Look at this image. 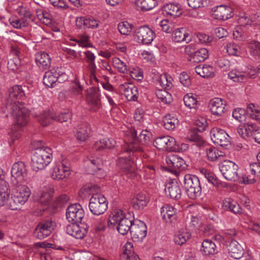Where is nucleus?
<instances>
[{
    "instance_id": "1",
    "label": "nucleus",
    "mask_w": 260,
    "mask_h": 260,
    "mask_svg": "<svg viewBox=\"0 0 260 260\" xmlns=\"http://www.w3.org/2000/svg\"><path fill=\"white\" fill-rule=\"evenodd\" d=\"M7 108L11 110L14 118L18 124L27 123L28 111L22 102H20L25 96L22 88L19 85H15L9 89Z\"/></svg>"
},
{
    "instance_id": "2",
    "label": "nucleus",
    "mask_w": 260,
    "mask_h": 260,
    "mask_svg": "<svg viewBox=\"0 0 260 260\" xmlns=\"http://www.w3.org/2000/svg\"><path fill=\"white\" fill-rule=\"evenodd\" d=\"M125 144L128 150L134 152H142V145H147L151 142V133L147 130H142L137 137V131L131 126L125 131Z\"/></svg>"
},
{
    "instance_id": "3",
    "label": "nucleus",
    "mask_w": 260,
    "mask_h": 260,
    "mask_svg": "<svg viewBox=\"0 0 260 260\" xmlns=\"http://www.w3.org/2000/svg\"><path fill=\"white\" fill-rule=\"evenodd\" d=\"M134 222L133 217L129 214L125 215L123 210L118 209L110 214L108 226L110 229H116L120 234L124 235L131 231Z\"/></svg>"
},
{
    "instance_id": "4",
    "label": "nucleus",
    "mask_w": 260,
    "mask_h": 260,
    "mask_svg": "<svg viewBox=\"0 0 260 260\" xmlns=\"http://www.w3.org/2000/svg\"><path fill=\"white\" fill-rule=\"evenodd\" d=\"M13 185L15 186L14 191L8 200V207L12 210H16L19 209L28 200L31 191L26 185L22 183Z\"/></svg>"
},
{
    "instance_id": "5",
    "label": "nucleus",
    "mask_w": 260,
    "mask_h": 260,
    "mask_svg": "<svg viewBox=\"0 0 260 260\" xmlns=\"http://www.w3.org/2000/svg\"><path fill=\"white\" fill-rule=\"evenodd\" d=\"M52 150L48 147L36 149L31 157V167L35 171L43 170L52 160Z\"/></svg>"
},
{
    "instance_id": "6",
    "label": "nucleus",
    "mask_w": 260,
    "mask_h": 260,
    "mask_svg": "<svg viewBox=\"0 0 260 260\" xmlns=\"http://www.w3.org/2000/svg\"><path fill=\"white\" fill-rule=\"evenodd\" d=\"M123 149L124 152H122L119 154L117 160V165L120 169L130 178H134L136 175L134 161L132 159L129 152H133L128 150L127 145L123 146Z\"/></svg>"
},
{
    "instance_id": "7",
    "label": "nucleus",
    "mask_w": 260,
    "mask_h": 260,
    "mask_svg": "<svg viewBox=\"0 0 260 260\" xmlns=\"http://www.w3.org/2000/svg\"><path fill=\"white\" fill-rule=\"evenodd\" d=\"M184 185L186 193L191 199L200 196L202 188L199 178L195 175L186 174L184 177Z\"/></svg>"
},
{
    "instance_id": "8",
    "label": "nucleus",
    "mask_w": 260,
    "mask_h": 260,
    "mask_svg": "<svg viewBox=\"0 0 260 260\" xmlns=\"http://www.w3.org/2000/svg\"><path fill=\"white\" fill-rule=\"evenodd\" d=\"M71 174V162L66 158L56 162L51 170V176L55 180H60L68 178Z\"/></svg>"
},
{
    "instance_id": "9",
    "label": "nucleus",
    "mask_w": 260,
    "mask_h": 260,
    "mask_svg": "<svg viewBox=\"0 0 260 260\" xmlns=\"http://www.w3.org/2000/svg\"><path fill=\"white\" fill-rule=\"evenodd\" d=\"M17 12L20 18H11L9 20L10 24L14 28L21 29L27 26L30 22L34 21V16L26 8L19 7L17 8Z\"/></svg>"
},
{
    "instance_id": "10",
    "label": "nucleus",
    "mask_w": 260,
    "mask_h": 260,
    "mask_svg": "<svg viewBox=\"0 0 260 260\" xmlns=\"http://www.w3.org/2000/svg\"><path fill=\"white\" fill-rule=\"evenodd\" d=\"M71 116L72 114L69 110L61 113L58 116H56L50 111H48L41 114L38 117V121L41 125L45 126L49 125L54 120L58 121L60 122L68 121L70 119Z\"/></svg>"
},
{
    "instance_id": "11",
    "label": "nucleus",
    "mask_w": 260,
    "mask_h": 260,
    "mask_svg": "<svg viewBox=\"0 0 260 260\" xmlns=\"http://www.w3.org/2000/svg\"><path fill=\"white\" fill-rule=\"evenodd\" d=\"M89 208L93 214L100 215L107 210L108 202L103 195L95 193L90 199Z\"/></svg>"
},
{
    "instance_id": "12",
    "label": "nucleus",
    "mask_w": 260,
    "mask_h": 260,
    "mask_svg": "<svg viewBox=\"0 0 260 260\" xmlns=\"http://www.w3.org/2000/svg\"><path fill=\"white\" fill-rule=\"evenodd\" d=\"M27 175V169L26 165L23 161L15 162L11 168V182L12 185H18L23 183Z\"/></svg>"
},
{
    "instance_id": "13",
    "label": "nucleus",
    "mask_w": 260,
    "mask_h": 260,
    "mask_svg": "<svg viewBox=\"0 0 260 260\" xmlns=\"http://www.w3.org/2000/svg\"><path fill=\"white\" fill-rule=\"evenodd\" d=\"M238 166L231 160H224L219 165V170L224 178L231 181L239 180Z\"/></svg>"
},
{
    "instance_id": "14",
    "label": "nucleus",
    "mask_w": 260,
    "mask_h": 260,
    "mask_svg": "<svg viewBox=\"0 0 260 260\" xmlns=\"http://www.w3.org/2000/svg\"><path fill=\"white\" fill-rule=\"evenodd\" d=\"M85 100L90 111L95 112L101 108V93L99 87L92 86L85 91Z\"/></svg>"
},
{
    "instance_id": "15",
    "label": "nucleus",
    "mask_w": 260,
    "mask_h": 260,
    "mask_svg": "<svg viewBox=\"0 0 260 260\" xmlns=\"http://www.w3.org/2000/svg\"><path fill=\"white\" fill-rule=\"evenodd\" d=\"M55 227V223L51 219L42 220L36 228L34 234L39 239H43L49 236Z\"/></svg>"
},
{
    "instance_id": "16",
    "label": "nucleus",
    "mask_w": 260,
    "mask_h": 260,
    "mask_svg": "<svg viewBox=\"0 0 260 260\" xmlns=\"http://www.w3.org/2000/svg\"><path fill=\"white\" fill-rule=\"evenodd\" d=\"M84 216V211L79 204L71 205L67 209L66 217L69 222H81Z\"/></svg>"
},
{
    "instance_id": "17",
    "label": "nucleus",
    "mask_w": 260,
    "mask_h": 260,
    "mask_svg": "<svg viewBox=\"0 0 260 260\" xmlns=\"http://www.w3.org/2000/svg\"><path fill=\"white\" fill-rule=\"evenodd\" d=\"M135 38L143 44H149L155 37L154 32L149 27L141 26L135 30Z\"/></svg>"
},
{
    "instance_id": "18",
    "label": "nucleus",
    "mask_w": 260,
    "mask_h": 260,
    "mask_svg": "<svg viewBox=\"0 0 260 260\" xmlns=\"http://www.w3.org/2000/svg\"><path fill=\"white\" fill-rule=\"evenodd\" d=\"M130 232L134 241L137 242L141 241L147 235L146 225L142 221L134 220Z\"/></svg>"
},
{
    "instance_id": "19",
    "label": "nucleus",
    "mask_w": 260,
    "mask_h": 260,
    "mask_svg": "<svg viewBox=\"0 0 260 260\" xmlns=\"http://www.w3.org/2000/svg\"><path fill=\"white\" fill-rule=\"evenodd\" d=\"M61 76H66V75L60 71V68H53L45 72L43 76V83L48 87H53L57 81L61 82L59 79Z\"/></svg>"
},
{
    "instance_id": "20",
    "label": "nucleus",
    "mask_w": 260,
    "mask_h": 260,
    "mask_svg": "<svg viewBox=\"0 0 260 260\" xmlns=\"http://www.w3.org/2000/svg\"><path fill=\"white\" fill-rule=\"evenodd\" d=\"M213 142L221 146H227L230 144V137L226 132L219 128H213L211 131Z\"/></svg>"
},
{
    "instance_id": "21",
    "label": "nucleus",
    "mask_w": 260,
    "mask_h": 260,
    "mask_svg": "<svg viewBox=\"0 0 260 260\" xmlns=\"http://www.w3.org/2000/svg\"><path fill=\"white\" fill-rule=\"evenodd\" d=\"M154 145L159 150H171L176 145V141L174 138L168 136L158 137L155 140Z\"/></svg>"
},
{
    "instance_id": "22",
    "label": "nucleus",
    "mask_w": 260,
    "mask_h": 260,
    "mask_svg": "<svg viewBox=\"0 0 260 260\" xmlns=\"http://www.w3.org/2000/svg\"><path fill=\"white\" fill-rule=\"evenodd\" d=\"M166 161L168 167L174 171L183 170L186 167L185 161L177 154H171L168 155L166 158Z\"/></svg>"
},
{
    "instance_id": "23",
    "label": "nucleus",
    "mask_w": 260,
    "mask_h": 260,
    "mask_svg": "<svg viewBox=\"0 0 260 260\" xmlns=\"http://www.w3.org/2000/svg\"><path fill=\"white\" fill-rule=\"evenodd\" d=\"M120 92L124 95L128 101H135L138 99L137 88L133 84L124 83L120 86Z\"/></svg>"
},
{
    "instance_id": "24",
    "label": "nucleus",
    "mask_w": 260,
    "mask_h": 260,
    "mask_svg": "<svg viewBox=\"0 0 260 260\" xmlns=\"http://www.w3.org/2000/svg\"><path fill=\"white\" fill-rule=\"evenodd\" d=\"M251 73L247 71L233 70L228 74L229 77L236 82H244L255 75L254 71H251Z\"/></svg>"
},
{
    "instance_id": "25",
    "label": "nucleus",
    "mask_w": 260,
    "mask_h": 260,
    "mask_svg": "<svg viewBox=\"0 0 260 260\" xmlns=\"http://www.w3.org/2000/svg\"><path fill=\"white\" fill-rule=\"evenodd\" d=\"M213 16L215 19L226 20L232 17V9L226 6H217L213 12Z\"/></svg>"
},
{
    "instance_id": "26",
    "label": "nucleus",
    "mask_w": 260,
    "mask_h": 260,
    "mask_svg": "<svg viewBox=\"0 0 260 260\" xmlns=\"http://www.w3.org/2000/svg\"><path fill=\"white\" fill-rule=\"evenodd\" d=\"M86 162L88 166L87 171L88 173L96 174L100 177H103L105 176V172L101 168V162L100 159L90 158L87 160Z\"/></svg>"
},
{
    "instance_id": "27",
    "label": "nucleus",
    "mask_w": 260,
    "mask_h": 260,
    "mask_svg": "<svg viewBox=\"0 0 260 260\" xmlns=\"http://www.w3.org/2000/svg\"><path fill=\"white\" fill-rule=\"evenodd\" d=\"M210 110L213 115L221 116L225 112V103L218 98H215L210 101Z\"/></svg>"
},
{
    "instance_id": "28",
    "label": "nucleus",
    "mask_w": 260,
    "mask_h": 260,
    "mask_svg": "<svg viewBox=\"0 0 260 260\" xmlns=\"http://www.w3.org/2000/svg\"><path fill=\"white\" fill-rule=\"evenodd\" d=\"M222 207L223 210L230 211L235 214L242 213V209L238 203L231 198H226L223 200Z\"/></svg>"
},
{
    "instance_id": "29",
    "label": "nucleus",
    "mask_w": 260,
    "mask_h": 260,
    "mask_svg": "<svg viewBox=\"0 0 260 260\" xmlns=\"http://www.w3.org/2000/svg\"><path fill=\"white\" fill-rule=\"evenodd\" d=\"M36 63L41 70H46L51 66V58L49 54L44 52H39L36 55Z\"/></svg>"
},
{
    "instance_id": "30",
    "label": "nucleus",
    "mask_w": 260,
    "mask_h": 260,
    "mask_svg": "<svg viewBox=\"0 0 260 260\" xmlns=\"http://www.w3.org/2000/svg\"><path fill=\"white\" fill-rule=\"evenodd\" d=\"M123 249V252L120 255V260H140L139 256L135 253L132 243L126 242Z\"/></svg>"
},
{
    "instance_id": "31",
    "label": "nucleus",
    "mask_w": 260,
    "mask_h": 260,
    "mask_svg": "<svg viewBox=\"0 0 260 260\" xmlns=\"http://www.w3.org/2000/svg\"><path fill=\"white\" fill-rule=\"evenodd\" d=\"M228 250L230 256L235 259L240 258L243 254V248L236 240L231 241L229 245Z\"/></svg>"
},
{
    "instance_id": "32",
    "label": "nucleus",
    "mask_w": 260,
    "mask_h": 260,
    "mask_svg": "<svg viewBox=\"0 0 260 260\" xmlns=\"http://www.w3.org/2000/svg\"><path fill=\"white\" fill-rule=\"evenodd\" d=\"M176 210L170 205H165L161 209V215L166 222H173L176 218Z\"/></svg>"
},
{
    "instance_id": "33",
    "label": "nucleus",
    "mask_w": 260,
    "mask_h": 260,
    "mask_svg": "<svg viewBox=\"0 0 260 260\" xmlns=\"http://www.w3.org/2000/svg\"><path fill=\"white\" fill-rule=\"evenodd\" d=\"M195 72L200 76L205 78H212L215 76L214 69L209 65L200 64L197 66Z\"/></svg>"
},
{
    "instance_id": "34",
    "label": "nucleus",
    "mask_w": 260,
    "mask_h": 260,
    "mask_svg": "<svg viewBox=\"0 0 260 260\" xmlns=\"http://www.w3.org/2000/svg\"><path fill=\"white\" fill-rule=\"evenodd\" d=\"M173 39L175 42H185L188 43L191 41V37L184 28H179L174 31Z\"/></svg>"
},
{
    "instance_id": "35",
    "label": "nucleus",
    "mask_w": 260,
    "mask_h": 260,
    "mask_svg": "<svg viewBox=\"0 0 260 260\" xmlns=\"http://www.w3.org/2000/svg\"><path fill=\"white\" fill-rule=\"evenodd\" d=\"M53 193V189L50 185L44 186L40 190L39 200L41 204L47 205L51 201Z\"/></svg>"
},
{
    "instance_id": "36",
    "label": "nucleus",
    "mask_w": 260,
    "mask_h": 260,
    "mask_svg": "<svg viewBox=\"0 0 260 260\" xmlns=\"http://www.w3.org/2000/svg\"><path fill=\"white\" fill-rule=\"evenodd\" d=\"M9 194L10 189L8 182L2 181L0 183V206H3L6 204L8 206Z\"/></svg>"
},
{
    "instance_id": "37",
    "label": "nucleus",
    "mask_w": 260,
    "mask_h": 260,
    "mask_svg": "<svg viewBox=\"0 0 260 260\" xmlns=\"http://www.w3.org/2000/svg\"><path fill=\"white\" fill-rule=\"evenodd\" d=\"M167 196L172 199H178L181 197V189L177 183H169L165 189Z\"/></svg>"
},
{
    "instance_id": "38",
    "label": "nucleus",
    "mask_w": 260,
    "mask_h": 260,
    "mask_svg": "<svg viewBox=\"0 0 260 260\" xmlns=\"http://www.w3.org/2000/svg\"><path fill=\"white\" fill-rule=\"evenodd\" d=\"M164 126L168 130H173L179 125V120L175 116L169 114L163 118Z\"/></svg>"
},
{
    "instance_id": "39",
    "label": "nucleus",
    "mask_w": 260,
    "mask_h": 260,
    "mask_svg": "<svg viewBox=\"0 0 260 260\" xmlns=\"http://www.w3.org/2000/svg\"><path fill=\"white\" fill-rule=\"evenodd\" d=\"M14 119L16 125H14V127L12 128L11 131L9 133V143L10 145L15 144L16 141L18 140L21 136V129L19 127H18V126H24V125L18 124L16 121L15 119ZM25 125V124H24V125Z\"/></svg>"
},
{
    "instance_id": "40",
    "label": "nucleus",
    "mask_w": 260,
    "mask_h": 260,
    "mask_svg": "<svg viewBox=\"0 0 260 260\" xmlns=\"http://www.w3.org/2000/svg\"><path fill=\"white\" fill-rule=\"evenodd\" d=\"M190 237V234L186 229H182L175 235L174 241L179 245L184 244Z\"/></svg>"
},
{
    "instance_id": "41",
    "label": "nucleus",
    "mask_w": 260,
    "mask_h": 260,
    "mask_svg": "<svg viewBox=\"0 0 260 260\" xmlns=\"http://www.w3.org/2000/svg\"><path fill=\"white\" fill-rule=\"evenodd\" d=\"M148 202V200L145 195L140 193L133 199L132 204L135 209L141 210L147 205Z\"/></svg>"
},
{
    "instance_id": "42",
    "label": "nucleus",
    "mask_w": 260,
    "mask_h": 260,
    "mask_svg": "<svg viewBox=\"0 0 260 260\" xmlns=\"http://www.w3.org/2000/svg\"><path fill=\"white\" fill-rule=\"evenodd\" d=\"M257 129L255 124L251 122H248L244 124L242 127L239 129L238 132L241 134L242 137L244 138L246 136L254 134Z\"/></svg>"
},
{
    "instance_id": "43",
    "label": "nucleus",
    "mask_w": 260,
    "mask_h": 260,
    "mask_svg": "<svg viewBox=\"0 0 260 260\" xmlns=\"http://www.w3.org/2000/svg\"><path fill=\"white\" fill-rule=\"evenodd\" d=\"M201 251L204 255L214 254L216 252V245L210 240H205L202 245Z\"/></svg>"
},
{
    "instance_id": "44",
    "label": "nucleus",
    "mask_w": 260,
    "mask_h": 260,
    "mask_svg": "<svg viewBox=\"0 0 260 260\" xmlns=\"http://www.w3.org/2000/svg\"><path fill=\"white\" fill-rule=\"evenodd\" d=\"M136 5L142 11H149L153 9L157 5L156 0H136Z\"/></svg>"
},
{
    "instance_id": "45",
    "label": "nucleus",
    "mask_w": 260,
    "mask_h": 260,
    "mask_svg": "<svg viewBox=\"0 0 260 260\" xmlns=\"http://www.w3.org/2000/svg\"><path fill=\"white\" fill-rule=\"evenodd\" d=\"M100 187L96 184H88L84 186L79 191V194L82 198L86 197L88 194L98 192Z\"/></svg>"
},
{
    "instance_id": "46",
    "label": "nucleus",
    "mask_w": 260,
    "mask_h": 260,
    "mask_svg": "<svg viewBox=\"0 0 260 260\" xmlns=\"http://www.w3.org/2000/svg\"><path fill=\"white\" fill-rule=\"evenodd\" d=\"M83 53L84 55V61L87 63V69L97 68L95 62L96 56L91 51L88 50L84 51Z\"/></svg>"
},
{
    "instance_id": "47",
    "label": "nucleus",
    "mask_w": 260,
    "mask_h": 260,
    "mask_svg": "<svg viewBox=\"0 0 260 260\" xmlns=\"http://www.w3.org/2000/svg\"><path fill=\"white\" fill-rule=\"evenodd\" d=\"M164 9L168 15L174 17L179 16L182 13L180 7L178 4L172 3L167 4L164 7Z\"/></svg>"
},
{
    "instance_id": "48",
    "label": "nucleus",
    "mask_w": 260,
    "mask_h": 260,
    "mask_svg": "<svg viewBox=\"0 0 260 260\" xmlns=\"http://www.w3.org/2000/svg\"><path fill=\"white\" fill-rule=\"evenodd\" d=\"M224 49L229 55L239 56L242 54L241 47L233 42L227 44Z\"/></svg>"
},
{
    "instance_id": "49",
    "label": "nucleus",
    "mask_w": 260,
    "mask_h": 260,
    "mask_svg": "<svg viewBox=\"0 0 260 260\" xmlns=\"http://www.w3.org/2000/svg\"><path fill=\"white\" fill-rule=\"evenodd\" d=\"M206 154L208 159L211 161H215L219 157L224 156L222 152L213 147H209L206 149Z\"/></svg>"
},
{
    "instance_id": "50",
    "label": "nucleus",
    "mask_w": 260,
    "mask_h": 260,
    "mask_svg": "<svg viewBox=\"0 0 260 260\" xmlns=\"http://www.w3.org/2000/svg\"><path fill=\"white\" fill-rule=\"evenodd\" d=\"M113 64L114 67L117 70L123 74H128L129 67L127 64V62L122 61L118 57H115L113 59Z\"/></svg>"
},
{
    "instance_id": "51",
    "label": "nucleus",
    "mask_w": 260,
    "mask_h": 260,
    "mask_svg": "<svg viewBox=\"0 0 260 260\" xmlns=\"http://www.w3.org/2000/svg\"><path fill=\"white\" fill-rule=\"evenodd\" d=\"M250 55L254 57L255 59L260 58V43L257 41H252L250 42L248 46Z\"/></svg>"
},
{
    "instance_id": "52",
    "label": "nucleus",
    "mask_w": 260,
    "mask_h": 260,
    "mask_svg": "<svg viewBox=\"0 0 260 260\" xmlns=\"http://www.w3.org/2000/svg\"><path fill=\"white\" fill-rule=\"evenodd\" d=\"M201 173L205 175L209 182L212 183L214 186L219 187L222 185L223 187H226V183L223 185L222 183L215 177L213 173L208 172L206 170L202 169Z\"/></svg>"
},
{
    "instance_id": "53",
    "label": "nucleus",
    "mask_w": 260,
    "mask_h": 260,
    "mask_svg": "<svg viewBox=\"0 0 260 260\" xmlns=\"http://www.w3.org/2000/svg\"><path fill=\"white\" fill-rule=\"evenodd\" d=\"M184 103L186 107L191 109L196 108L197 105V100L196 95L192 93H187L183 99Z\"/></svg>"
},
{
    "instance_id": "54",
    "label": "nucleus",
    "mask_w": 260,
    "mask_h": 260,
    "mask_svg": "<svg viewBox=\"0 0 260 260\" xmlns=\"http://www.w3.org/2000/svg\"><path fill=\"white\" fill-rule=\"evenodd\" d=\"M90 129L86 125H83L78 128L76 133L77 139L81 141H85L89 136Z\"/></svg>"
},
{
    "instance_id": "55",
    "label": "nucleus",
    "mask_w": 260,
    "mask_h": 260,
    "mask_svg": "<svg viewBox=\"0 0 260 260\" xmlns=\"http://www.w3.org/2000/svg\"><path fill=\"white\" fill-rule=\"evenodd\" d=\"M156 96L164 104H170L172 101V95L165 90H158Z\"/></svg>"
},
{
    "instance_id": "56",
    "label": "nucleus",
    "mask_w": 260,
    "mask_h": 260,
    "mask_svg": "<svg viewBox=\"0 0 260 260\" xmlns=\"http://www.w3.org/2000/svg\"><path fill=\"white\" fill-rule=\"evenodd\" d=\"M128 74L130 75L132 78L136 80L141 81L143 78V72L139 67L134 68H129Z\"/></svg>"
},
{
    "instance_id": "57",
    "label": "nucleus",
    "mask_w": 260,
    "mask_h": 260,
    "mask_svg": "<svg viewBox=\"0 0 260 260\" xmlns=\"http://www.w3.org/2000/svg\"><path fill=\"white\" fill-rule=\"evenodd\" d=\"M208 51L202 48L195 51L194 58L199 61H203L208 57Z\"/></svg>"
},
{
    "instance_id": "58",
    "label": "nucleus",
    "mask_w": 260,
    "mask_h": 260,
    "mask_svg": "<svg viewBox=\"0 0 260 260\" xmlns=\"http://www.w3.org/2000/svg\"><path fill=\"white\" fill-rule=\"evenodd\" d=\"M83 91V87L81 85L80 82L78 81H75L71 89L70 92L72 96H76L77 95L82 94Z\"/></svg>"
},
{
    "instance_id": "59",
    "label": "nucleus",
    "mask_w": 260,
    "mask_h": 260,
    "mask_svg": "<svg viewBox=\"0 0 260 260\" xmlns=\"http://www.w3.org/2000/svg\"><path fill=\"white\" fill-rule=\"evenodd\" d=\"M118 29L121 34L128 35L132 30V26L126 21L121 22L119 23Z\"/></svg>"
},
{
    "instance_id": "60",
    "label": "nucleus",
    "mask_w": 260,
    "mask_h": 260,
    "mask_svg": "<svg viewBox=\"0 0 260 260\" xmlns=\"http://www.w3.org/2000/svg\"><path fill=\"white\" fill-rule=\"evenodd\" d=\"M246 112L242 108L235 109L232 113V116L234 119L239 122H242L245 119Z\"/></svg>"
},
{
    "instance_id": "61",
    "label": "nucleus",
    "mask_w": 260,
    "mask_h": 260,
    "mask_svg": "<svg viewBox=\"0 0 260 260\" xmlns=\"http://www.w3.org/2000/svg\"><path fill=\"white\" fill-rule=\"evenodd\" d=\"M188 5L193 9L205 7L207 5V0H187Z\"/></svg>"
},
{
    "instance_id": "62",
    "label": "nucleus",
    "mask_w": 260,
    "mask_h": 260,
    "mask_svg": "<svg viewBox=\"0 0 260 260\" xmlns=\"http://www.w3.org/2000/svg\"><path fill=\"white\" fill-rule=\"evenodd\" d=\"M89 38L87 35H83L79 37L78 40L75 41L78 43L79 45L82 47H92V45L89 41Z\"/></svg>"
},
{
    "instance_id": "63",
    "label": "nucleus",
    "mask_w": 260,
    "mask_h": 260,
    "mask_svg": "<svg viewBox=\"0 0 260 260\" xmlns=\"http://www.w3.org/2000/svg\"><path fill=\"white\" fill-rule=\"evenodd\" d=\"M159 25L161 29L167 33L172 32L174 29V25L167 19L161 20L159 23Z\"/></svg>"
},
{
    "instance_id": "64",
    "label": "nucleus",
    "mask_w": 260,
    "mask_h": 260,
    "mask_svg": "<svg viewBox=\"0 0 260 260\" xmlns=\"http://www.w3.org/2000/svg\"><path fill=\"white\" fill-rule=\"evenodd\" d=\"M20 64L21 61L20 58L17 57H13L8 61V67L10 70L15 71L18 68Z\"/></svg>"
}]
</instances>
